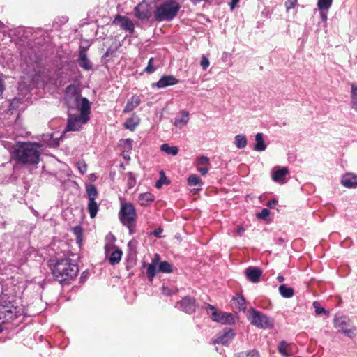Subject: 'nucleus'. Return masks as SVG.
I'll use <instances>...</instances> for the list:
<instances>
[{
  "label": "nucleus",
  "mask_w": 357,
  "mask_h": 357,
  "mask_svg": "<svg viewBox=\"0 0 357 357\" xmlns=\"http://www.w3.org/2000/svg\"><path fill=\"white\" fill-rule=\"evenodd\" d=\"M83 98H84L80 96L79 88L76 85L70 84L66 89L65 99L68 102L70 100H73L75 106L79 107Z\"/></svg>",
  "instance_id": "nucleus-9"
},
{
  "label": "nucleus",
  "mask_w": 357,
  "mask_h": 357,
  "mask_svg": "<svg viewBox=\"0 0 357 357\" xmlns=\"http://www.w3.org/2000/svg\"><path fill=\"white\" fill-rule=\"evenodd\" d=\"M208 314L213 321L224 325H232L235 323V316L229 312L218 311L210 304L207 305Z\"/></svg>",
  "instance_id": "nucleus-5"
},
{
  "label": "nucleus",
  "mask_w": 357,
  "mask_h": 357,
  "mask_svg": "<svg viewBox=\"0 0 357 357\" xmlns=\"http://www.w3.org/2000/svg\"><path fill=\"white\" fill-rule=\"evenodd\" d=\"M141 102V98L139 96H132L128 100L126 105L123 109V113H128L137 108Z\"/></svg>",
  "instance_id": "nucleus-20"
},
{
  "label": "nucleus",
  "mask_w": 357,
  "mask_h": 357,
  "mask_svg": "<svg viewBox=\"0 0 357 357\" xmlns=\"http://www.w3.org/2000/svg\"><path fill=\"white\" fill-rule=\"evenodd\" d=\"M77 167L79 172L82 174H85L87 171V165L84 162H79L77 163Z\"/></svg>",
  "instance_id": "nucleus-47"
},
{
  "label": "nucleus",
  "mask_w": 357,
  "mask_h": 357,
  "mask_svg": "<svg viewBox=\"0 0 357 357\" xmlns=\"http://www.w3.org/2000/svg\"><path fill=\"white\" fill-rule=\"evenodd\" d=\"M127 185L129 189H131L136 185V177L132 172L127 173Z\"/></svg>",
  "instance_id": "nucleus-39"
},
{
  "label": "nucleus",
  "mask_w": 357,
  "mask_h": 357,
  "mask_svg": "<svg viewBox=\"0 0 357 357\" xmlns=\"http://www.w3.org/2000/svg\"><path fill=\"white\" fill-rule=\"evenodd\" d=\"M79 272L78 266L70 258L57 261L52 270L54 279L60 283L74 279Z\"/></svg>",
  "instance_id": "nucleus-1"
},
{
  "label": "nucleus",
  "mask_w": 357,
  "mask_h": 357,
  "mask_svg": "<svg viewBox=\"0 0 357 357\" xmlns=\"http://www.w3.org/2000/svg\"><path fill=\"white\" fill-rule=\"evenodd\" d=\"M3 91V86L1 79H0V96L2 94Z\"/></svg>",
  "instance_id": "nucleus-58"
},
{
  "label": "nucleus",
  "mask_w": 357,
  "mask_h": 357,
  "mask_svg": "<svg viewBox=\"0 0 357 357\" xmlns=\"http://www.w3.org/2000/svg\"><path fill=\"white\" fill-rule=\"evenodd\" d=\"M341 184L349 189L357 188V174L347 172L342 176Z\"/></svg>",
  "instance_id": "nucleus-14"
},
{
  "label": "nucleus",
  "mask_w": 357,
  "mask_h": 357,
  "mask_svg": "<svg viewBox=\"0 0 357 357\" xmlns=\"http://www.w3.org/2000/svg\"><path fill=\"white\" fill-rule=\"evenodd\" d=\"M197 169L202 175H205L208 172V169L207 167H197Z\"/></svg>",
  "instance_id": "nucleus-52"
},
{
  "label": "nucleus",
  "mask_w": 357,
  "mask_h": 357,
  "mask_svg": "<svg viewBox=\"0 0 357 357\" xmlns=\"http://www.w3.org/2000/svg\"><path fill=\"white\" fill-rule=\"evenodd\" d=\"M209 64H210V62H209V60L208 59V58L206 56L203 55L202 56V60L200 62V65L202 67V68L204 70H206L207 68L209 66Z\"/></svg>",
  "instance_id": "nucleus-44"
},
{
  "label": "nucleus",
  "mask_w": 357,
  "mask_h": 357,
  "mask_svg": "<svg viewBox=\"0 0 357 357\" xmlns=\"http://www.w3.org/2000/svg\"><path fill=\"white\" fill-rule=\"evenodd\" d=\"M162 231V229L159 227L153 232V234L156 237H160V234Z\"/></svg>",
  "instance_id": "nucleus-54"
},
{
  "label": "nucleus",
  "mask_w": 357,
  "mask_h": 357,
  "mask_svg": "<svg viewBox=\"0 0 357 357\" xmlns=\"http://www.w3.org/2000/svg\"><path fill=\"white\" fill-rule=\"evenodd\" d=\"M4 27V24L0 21V29Z\"/></svg>",
  "instance_id": "nucleus-60"
},
{
  "label": "nucleus",
  "mask_w": 357,
  "mask_h": 357,
  "mask_svg": "<svg viewBox=\"0 0 357 357\" xmlns=\"http://www.w3.org/2000/svg\"><path fill=\"white\" fill-rule=\"evenodd\" d=\"M160 150L168 155H176L178 153V148L176 146H169L168 144H163L160 146Z\"/></svg>",
  "instance_id": "nucleus-32"
},
{
  "label": "nucleus",
  "mask_w": 357,
  "mask_h": 357,
  "mask_svg": "<svg viewBox=\"0 0 357 357\" xmlns=\"http://www.w3.org/2000/svg\"><path fill=\"white\" fill-rule=\"evenodd\" d=\"M270 214V211L267 208H263L262 211L257 214V216L260 219H266Z\"/></svg>",
  "instance_id": "nucleus-46"
},
{
  "label": "nucleus",
  "mask_w": 357,
  "mask_h": 357,
  "mask_svg": "<svg viewBox=\"0 0 357 357\" xmlns=\"http://www.w3.org/2000/svg\"><path fill=\"white\" fill-rule=\"evenodd\" d=\"M158 271L165 273H172V266L169 262L166 261H163L161 262L158 261Z\"/></svg>",
  "instance_id": "nucleus-36"
},
{
  "label": "nucleus",
  "mask_w": 357,
  "mask_h": 357,
  "mask_svg": "<svg viewBox=\"0 0 357 357\" xmlns=\"http://www.w3.org/2000/svg\"><path fill=\"white\" fill-rule=\"evenodd\" d=\"M289 174L287 167H276L273 170L272 179L275 182L284 184L286 182V176Z\"/></svg>",
  "instance_id": "nucleus-16"
},
{
  "label": "nucleus",
  "mask_w": 357,
  "mask_h": 357,
  "mask_svg": "<svg viewBox=\"0 0 357 357\" xmlns=\"http://www.w3.org/2000/svg\"><path fill=\"white\" fill-rule=\"evenodd\" d=\"M313 307L315 309V312H316L317 314H321L322 313H326V310H324V308L321 307L319 305V303L318 302H317V301L313 303Z\"/></svg>",
  "instance_id": "nucleus-43"
},
{
  "label": "nucleus",
  "mask_w": 357,
  "mask_h": 357,
  "mask_svg": "<svg viewBox=\"0 0 357 357\" xmlns=\"http://www.w3.org/2000/svg\"><path fill=\"white\" fill-rule=\"evenodd\" d=\"M277 280L279 282H282L284 280V278L282 275H278Z\"/></svg>",
  "instance_id": "nucleus-59"
},
{
  "label": "nucleus",
  "mask_w": 357,
  "mask_h": 357,
  "mask_svg": "<svg viewBox=\"0 0 357 357\" xmlns=\"http://www.w3.org/2000/svg\"><path fill=\"white\" fill-rule=\"evenodd\" d=\"M278 350L283 357H290L295 354L294 345L284 340L279 343Z\"/></svg>",
  "instance_id": "nucleus-18"
},
{
  "label": "nucleus",
  "mask_w": 357,
  "mask_h": 357,
  "mask_svg": "<svg viewBox=\"0 0 357 357\" xmlns=\"http://www.w3.org/2000/svg\"><path fill=\"white\" fill-rule=\"evenodd\" d=\"M22 105V100L19 98H13L9 106V110L13 112V111H16L20 108V106Z\"/></svg>",
  "instance_id": "nucleus-38"
},
{
  "label": "nucleus",
  "mask_w": 357,
  "mask_h": 357,
  "mask_svg": "<svg viewBox=\"0 0 357 357\" xmlns=\"http://www.w3.org/2000/svg\"><path fill=\"white\" fill-rule=\"evenodd\" d=\"M131 243H132V242H131V241H130V242L128 243V245H131Z\"/></svg>",
  "instance_id": "nucleus-62"
},
{
  "label": "nucleus",
  "mask_w": 357,
  "mask_h": 357,
  "mask_svg": "<svg viewBox=\"0 0 357 357\" xmlns=\"http://www.w3.org/2000/svg\"><path fill=\"white\" fill-rule=\"evenodd\" d=\"M249 320L252 325L258 328H271L273 326V321L271 319L254 309L251 310Z\"/></svg>",
  "instance_id": "nucleus-7"
},
{
  "label": "nucleus",
  "mask_w": 357,
  "mask_h": 357,
  "mask_svg": "<svg viewBox=\"0 0 357 357\" xmlns=\"http://www.w3.org/2000/svg\"><path fill=\"white\" fill-rule=\"evenodd\" d=\"M2 331H3V328H2V327L0 326V333H1V332H2Z\"/></svg>",
  "instance_id": "nucleus-61"
},
{
  "label": "nucleus",
  "mask_w": 357,
  "mask_h": 357,
  "mask_svg": "<svg viewBox=\"0 0 357 357\" xmlns=\"http://www.w3.org/2000/svg\"><path fill=\"white\" fill-rule=\"evenodd\" d=\"M165 181H166V178L163 175L162 177H161L158 181H157V182L155 183V187L158 189L160 188L162 186V185L165 183Z\"/></svg>",
  "instance_id": "nucleus-50"
},
{
  "label": "nucleus",
  "mask_w": 357,
  "mask_h": 357,
  "mask_svg": "<svg viewBox=\"0 0 357 357\" xmlns=\"http://www.w3.org/2000/svg\"><path fill=\"white\" fill-rule=\"evenodd\" d=\"M279 292L284 298H291L294 294V290L291 287H287L286 284H282L279 287Z\"/></svg>",
  "instance_id": "nucleus-29"
},
{
  "label": "nucleus",
  "mask_w": 357,
  "mask_h": 357,
  "mask_svg": "<svg viewBox=\"0 0 357 357\" xmlns=\"http://www.w3.org/2000/svg\"><path fill=\"white\" fill-rule=\"evenodd\" d=\"M187 181L190 186H202L203 185L202 179L197 174H190L188 176Z\"/></svg>",
  "instance_id": "nucleus-34"
},
{
  "label": "nucleus",
  "mask_w": 357,
  "mask_h": 357,
  "mask_svg": "<svg viewBox=\"0 0 357 357\" xmlns=\"http://www.w3.org/2000/svg\"><path fill=\"white\" fill-rule=\"evenodd\" d=\"M158 271V255L152 260V262L149 265L146 271L147 277L150 281H152Z\"/></svg>",
  "instance_id": "nucleus-21"
},
{
  "label": "nucleus",
  "mask_w": 357,
  "mask_h": 357,
  "mask_svg": "<svg viewBox=\"0 0 357 357\" xmlns=\"http://www.w3.org/2000/svg\"><path fill=\"white\" fill-rule=\"evenodd\" d=\"M74 231H75V233L77 234V240L79 241V234H81V231H82L81 228H80V227H75V228H74Z\"/></svg>",
  "instance_id": "nucleus-55"
},
{
  "label": "nucleus",
  "mask_w": 357,
  "mask_h": 357,
  "mask_svg": "<svg viewBox=\"0 0 357 357\" xmlns=\"http://www.w3.org/2000/svg\"><path fill=\"white\" fill-rule=\"evenodd\" d=\"M328 10H319L320 12V17L322 21L326 22L327 20V13Z\"/></svg>",
  "instance_id": "nucleus-51"
},
{
  "label": "nucleus",
  "mask_w": 357,
  "mask_h": 357,
  "mask_svg": "<svg viewBox=\"0 0 357 357\" xmlns=\"http://www.w3.org/2000/svg\"><path fill=\"white\" fill-rule=\"evenodd\" d=\"M119 219L121 224H128L130 222H136V209L131 202H121Z\"/></svg>",
  "instance_id": "nucleus-6"
},
{
  "label": "nucleus",
  "mask_w": 357,
  "mask_h": 357,
  "mask_svg": "<svg viewBox=\"0 0 357 357\" xmlns=\"http://www.w3.org/2000/svg\"><path fill=\"white\" fill-rule=\"evenodd\" d=\"M244 231H245V229L242 226H238L237 230H236L238 235H240V236L242 235V234L244 232Z\"/></svg>",
  "instance_id": "nucleus-56"
},
{
  "label": "nucleus",
  "mask_w": 357,
  "mask_h": 357,
  "mask_svg": "<svg viewBox=\"0 0 357 357\" xmlns=\"http://www.w3.org/2000/svg\"><path fill=\"white\" fill-rule=\"evenodd\" d=\"M113 24H119L120 27L132 33L135 31V26L131 20L126 16L117 15L113 20Z\"/></svg>",
  "instance_id": "nucleus-12"
},
{
  "label": "nucleus",
  "mask_w": 357,
  "mask_h": 357,
  "mask_svg": "<svg viewBox=\"0 0 357 357\" xmlns=\"http://www.w3.org/2000/svg\"><path fill=\"white\" fill-rule=\"evenodd\" d=\"M162 293L164 295L170 296L173 294V291L171 289H169L168 287L162 286Z\"/></svg>",
  "instance_id": "nucleus-49"
},
{
  "label": "nucleus",
  "mask_w": 357,
  "mask_h": 357,
  "mask_svg": "<svg viewBox=\"0 0 357 357\" xmlns=\"http://www.w3.org/2000/svg\"><path fill=\"white\" fill-rule=\"evenodd\" d=\"M188 116L189 114L188 112L182 111L181 116L180 118H176L174 119V125L178 128H183L189 121Z\"/></svg>",
  "instance_id": "nucleus-25"
},
{
  "label": "nucleus",
  "mask_w": 357,
  "mask_h": 357,
  "mask_svg": "<svg viewBox=\"0 0 357 357\" xmlns=\"http://www.w3.org/2000/svg\"><path fill=\"white\" fill-rule=\"evenodd\" d=\"M40 77V72L34 70L33 73L28 74L26 77H24V82L29 88L35 87L38 84Z\"/></svg>",
  "instance_id": "nucleus-22"
},
{
  "label": "nucleus",
  "mask_w": 357,
  "mask_h": 357,
  "mask_svg": "<svg viewBox=\"0 0 357 357\" xmlns=\"http://www.w3.org/2000/svg\"><path fill=\"white\" fill-rule=\"evenodd\" d=\"M278 203L277 200L275 199H271L267 203V206L269 208H274L276 204Z\"/></svg>",
  "instance_id": "nucleus-53"
},
{
  "label": "nucleus",
  "mask_w": 357,
  "mask_h": 357,
  "mask_svg": "<svg viewBox=\"0 0 357 357\" xmlns=\"http://www.w3.org/2000/svg\"><path fill=\"white\" fill-rule=\"evenodd\" d=\"M79 64L85 70H89L92 69L93 65L87 58L86 53L84 50H82L79 52Z\"/></svg>",
  "instance_id": "nucleus-23"
},
{
  "label": "nucleus",
  "mask_w": 357,
  "mask_h": 357,
  "mask_svg": "<svg viewBox=\"0 0 357 357\" xmlns=\"http://www.w3.org/2000/svg\"><path fill=\"white\" fill-rule=\"evenodd\" d=\"M237 357H259V355L256 350H252L250 351L241 352L237 355Z\"/></svg>",
  "instance_id": "nucleus-40"
},
{
  "label": "nucleus",
  "mask_w": 357,
  "mask_h": 357,
  "mask_svg": "<svg viewBox=\"0 0 357 357\" xmlns=\"http://www.w3.org/2000/svg\"><path fill=\"white\" fill-rule=\"evenodd\" d=\"M154 59L151 58L148 62V65L144 71L149 74L153 73L156 70V67L153 66Z\"/></svg>",
  "instance_id": "nucleus-42"
},
{
  "label": "nucleus",
  "mask_w": 357,
  "mask_h": 357,
  "mask_svg": "<svg viewBox=\"0 0 357 357\" xmlns=\"http://www.w3.org/2000/svg\"><path fill=\"white\" fill-rule=\"evenodd\" d=\"M255 141H256V144L254 147V149L255 151H263L266 149V145L264 143L262 133L259 132V133L256 134Z\"/></svg>",
  "instance_id": "nucleus-26"
},
{
  "label": "nucleus",
  "mask_w": 357,
  "mask_h": 357,
  "mask_svg": "<svg viewBox=\"0 0 357 357\" xmlns=\"http://www.w3.org/2000/svg\"><path fill=\"white\" fill-rule=\"evenodd\" d=\"M105 255L107 256L109 252L112 253L109 257L110 264L115 265L120 262L123 252L119 248H115L112 243H106L105 245Z\"/></svg>",
  "instance_id": "nucleus-10"
},
{
  "label": "nucleus",
  "mask_w": 357,
  "mask_h": 357,
  "mask_svg": "<svg viewBox=\"0 0 357 357\" xmlns=\"http://www.w3.org/2000/svg\"><path fill=\"white\" fill-rule=\"evenodd\" d=\"M333 3V0H318L317 1V7L319 10H328L331 7Z\"/></svg>",
  "instance_id": "nucleus-37"
},
{
  "label": "nucleus",
  "mask_w": 357,
  "mask_h": 357,
  "mask_svg": "<svg viewBox=\"0 0 357 357\" xmlns=\"http://www.w3.org/2000/svg\"><path fill=\"white\" fill-rule=\"evenodd\" d=\"M41 145L37 143L24 144L17 149L16 160L19 163L26 165L38 164L40 156Z\"/></svg>",
  "instance_id": "nucleus-2"
},
{
  "label": "nucleus",
  "mask_w": 357,
  "mask_h": 357,
  "mask_svg": "<svg viewBox=\"0 0 357 357\" xmlns=\"http://www.w3.org/2000/svg\"><path fill=\"white\" fill-rule=\"evenodd\" d=\"M245 274L248 280L253 283H257L260 280L262 271L257 267L250 266L245 269Z\"/></svg>",
  "instance_id": "nucleus-17"
},
{
  "label": "nucleus",
  "mask_w": 357,
  "mask_h": 357,
  "mask_svg": "<svg viewBox=\"0 0 357 357\" xmlns=\"http://www.w3.org/2000/svg\"><path fill=\"white\" fill-rule=\"evenodd\" d=\"M232 301H233V305L238 310H241V311L245 310V309H246L245 301L243 296H237L236 297L233 298Z\"/></svg>",
  "instance_id": "nucleus-31"
},
{
  "label": "nucleus",
  "mask_w": 357,
  "mask_h": 357,
  "mask_svg": "<svg viewBox=\"0 0 357 357\" xmlns=\"http://www.w3.org/2000/svg\"><path fill=\"white\" fill-rule=\"evenodd\" d=\"M238 2H239V0H231V1L230 3L231 8L234 9Z\"/></svg>",
  "instance_id": "nucleus-57"
},
{
  "label": "nucleus",
  "mask_w": 357,
  "mask_h": 357,
  "mask_svg": "<svg viewBox=\"0 0 357 357\" xmlns=\"http://www.w3.org/2000/svg\"><path fill=\"white\" fill-rule=\"evenodd\" d=\"M297 3V0H287L285 2V6L287 10L293 8Z\"/></svg>",
  "instance_id": "nucleus-48"
},
{
  "label": "nucleus",
  "mask_w": 357,
  "mask_h": 357,
  "mask_svg": "<svg viewBox=\"0 0 357 357\" xmlns=\"http://www.w3.org/2000/svg\"><path fill=\"white\" fill-rule=\"evenodd\" d=\"M139 121L140 120L137 116H132V117L126 120V121L124 123V127L126 129L133 131L139 125Z\"/></svg>",
  "instance_id": "nucleus-28"
},
{
  "label": "nucleus",
  "mask_w": 357,
  "mask_h": 357,
  "mask_svg": "<svg viewBox=\"0 0 357 357\" xmlns=\"http://www.w3.org/2000/svg\"><path fill=\"white\" fill-rule=\"evenodd\" d=\"M123 226L126 227L128 230L129 233L130 234H132L135 231V226H136V222H130L128 224H122Z\"/></svg>",
  "instance_id": "nucleus-45"
},
{
  "label": "nucleus",
  "mask_w": 357,
  "mask_h": 357,
  "mask_svg": "<svg viewBox=\"0 0 357 357\" xmlns=\"http://www.w3.org/2000/svg\"><path fill=\"white\" fill-rule=\"evenodd\" d=\"M234 144L238 149H243L247 146V139L243 135H237L234 138Z\"/></svg>",
  "instance_id": "nucleus-35"
},
{
  "label": "nucleus",
  "mask_w": 357,
  "mask_h": 357,
  "mask_svg": "<svg viewBox=\"0 0 357 357\" xmlns=\"http://www.w3.org/2000/svg\"><path fill=\"white\" fill-rule=\"evenodd\" d=\"M135 15L136 17L141 20L149 19L151 16L149 4L146 2L139 3L135 8Z\"/></svg>",
  "instance_id": "nucleus-13"
},
{
  "label": "nucleus",
  "mask_w": 357,
  "mask_h": 357,
  "mask_svg": "<svg viewBox=\"0 0 357 357\" xmlns=\"http://www.w3.org/2000/svg\"><path fill=\"white\" fill-rule=\"evenodd\" d=\"M180 8L176 0H167L156 8L154 17L158 22L170 21L176 16Z\"/></svg>",
  "instance_id": "nucleus-4"
},
{
  "label": "nucleus",
  "mask_w": 357,
  "mask_h": 357,
  "mask_svg": "<svg viewBox=\"0 0 357 357\" xmlns=\"http://www.w3.org/2000/svg\"><path fill=\"white\" fill-rule=\"evenodd\" d=\"M87 209L89 213L90 217L94 218L99 210V206L98 205L96 200H89Z\"/></svg>",
  "instance_id": "nucleus-30"
},
{
  "label": "nucleus",
  "mask_w": 357,
  "mask_h": 357,
  "mask_svg": "<svg viewBox=\"0 0 357 357\" xmlns=\"http://www.w3.org/2000/svg\"><path fill=\"white\" fill-rule=\"evenodd\" d=\"M86 192L89 200H96L98 197V191L96 188L93 184H89L86 186Z\"/></svg>",
  "instance_id": "nucleus-33"
},
{
  "label": "nucleus",
  "mask_w": 357,
  "mask_h": 357,
  "mask_svg": "<svg viewBox=\"0 0 357 357\" xmlns=\"http://www.w3.org/2000/svg\"><path fill=\"white\" fill-rule=\"evenodd\" d=\"M210 164L209 158L206 156H201L197 161L196 167H202L203 165H208Z\"/></svg>",
  "instance_id": "nucleus-41"
},
{
  "label": "nucleus",
  "mask_w": 357,
  "mask_h": 357,
  "mask_svg": "<svg viewBox=\"0 0 357 357\" xmlns=\"http://www.w3.org/2000/svg\"><path fill=\"white\" fill-rule=\"evenodd\" d=\"M350 107L357 112V84L355 83L351 84Z\"/></svg>",
  "instance_id": "nucleus-24"
},
{
  "label": "nucleus",
  "mask_w": 357,
  "mask_h": 357,
  "mask_svg": "<svg viewBox=\"0 0 357 357\" xmlns=\"http://www.w3.org/2000/svg\"><path fill=\"white\" fill-rule=\"evenodd\" d=\"M153 199L154 196L151 192L142 193L138 197V202L141 206H147Z\"/></svg>",
  "instance_id": "nucleus-27"
},
{
  "label": "nucleus",
  "mask_w": 357,
  "mask_h": 357,
  "mask_svg": "<svg viewBox=\"0 0 357 357\" xmlns=\"http://www.w3.org/2000/svg\"><path fill=\"white\" fill-rule=\"evenodd\" d=\"M180 307L182 311L188 314H192L197 308L195 300L190 296H185L181 301Z\"/></svg>",
  "instance_id": "nucleus-15"
},
{
  "label": "nucleus",
  "mask_w": 357,
  "mask_h": 357,
  "mask_svg": "<svg viewBox=\"0 0 357 357\" xmlns=\"http://www.w3.org/2000/svg\"><path fill=\"white\" fill-rule=\"evenodd\" d=\"M236 333L234 330L230 328H225L223 333L218 334L214 340L213 344H222L223 345H228L232 339L235 337Z\"/></svg>",
  "instance_id": "nucleus-11"
},
{
  "label": "nucleus",
  "mask_w": 357,
  "mask_h": 357,
  "mask_svg": "<svg viewBox=\"0 0 357 357\" xmlns=\"http://www.w3.org/2000/svg\"><path fill=\"white\" fill-rule=\"evenodd\" d=\"M79 111V114H69L67 130L78 131L81 128L82 125L86 123L89 119V114L91 112V103L86 98H84L82 102L77 107Z\"/></svg>",
  "instance_id": "nucleus-3"
},
{
  "label": "nucleus",
  "mask_w": 357,
  "mask_h": 357,
  "mask_svg": "<svg viewBox=\"0 0 357 357\" xmlns=\"http://www.w3.org/2000/svg\"><path fill=\"white\" fill-rule=\"evenodd\" d=\"M335 327L339 329L344 335L349 337H354L355 334V328H347L350 326V321L345 317L336 314L334 318Z\"/></svg>",
  "instance_id": "nucleus-8"
},
{
  "label": "nucleus",
  "mask_w": 357,
  "mask_h": 357,
  "mask_svg": "<svg viewBox=\"0 0 357 357\" xmlns=\"http://www.w3.org/2000/svg\"><path fill=\"white\" fill-rule=\"evenodd\" d=\"M178 83V79L173 75L162 76L155 84L158 88H165L169 86H172Z\"/></svg>",
  "instance_id": "nucleus-19"
}]
</instances>
